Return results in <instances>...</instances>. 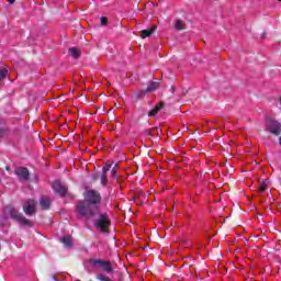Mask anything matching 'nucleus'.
<instances>
[{
  "instance_id": "14",
  "label": "nucleus",
  "mask_w": 281,
  "mask_h": 281,
  "mask_svg": "<svg viewBox=\"0 0 281 281\" xmlns=\"http://www.w3.org/2000/svg\"><path fill=\"white\" fill-rule=\"evenodd\" d=\"M69 56H71L72 58H80V49L76 48V47H71L68 50Z\"/></svg>"
},
{
  "instance_id": "16",
  "label": "nucleus",
  "mask_w": 281,
  "mask_h": 281,
  "mask_svg": "<svg viewBox=\"0 0 281 281\" xmlns=\"http://www.w3.org/2000/svg\"><path fill=\"white\" fill-rule=\"evenodd\" d=\"M176 30H186V22L177 20L175 24Z\"/></svg>"
},
{
  "instance_id": "11",
  "label": "nucleus",
  "mask_w": 281,
  "mask_h": 281,
  "mask_svg": "<svg viewBox=\"0 0 281 281\" xmlns=\"http://www.w3.org/2000/svg\"><path fill=\"white\" fill-rule=\"evenodd\" d=\"M164 109V103H159L151 111L148 112V117H155L157 113H159Z\"/></svg>"
},
{
  "instance_id": "26",
  "label": "nucleus",
  "mask_w": 281,
  "mask_h": 281,
  "mask_svg": "<svg viewBox=\"0 0 281 281\" xmlns=\"http://www.w3.org/2000/svg\"><path fill=\"white\" fill-rule=\"evenodd\" d=\"M278 1H281V0H278Z\"/></svg>"
},
{
  "instance_id": "12",
  "label": "nucleus",
  "mask_w": 281,
  "mask_h": 281,
  "mask_svg": "<svg viewBox=\"0 0 281 281\" xmlns=\"http://www.w3.org/2000/svg\"><path fill=\"white\" fill-rule=\"evenodd\" d=\"M159 89V82L153 81L148 85L147 89L145 90V93H151L153 91H157Z\"/></svg>"
},
{
  "instance_id": "19",
  "label": "nucleus",
  "mask_w": 281,
  "mask_h": 281,
  "mask_svg": "<svg viewBox=\"0 0 281 281\" xmlns=\"http://www.w3.org/2000/svg\"><path fill=\"white\" fill-rule=\"evenodd\" d=\"M106 173H103L102 176H101V183H102V186H106Z\"/></svg>"
},
{
  "instance_id": "9",
  "label": "nucleus",
  "mask_w": 281,
  "mask_h": 281,
  "mask_svg": "<svg viewBox=\"0 0 281 281\" xmlns=\"http://www.w3.org/2000/svg\"><path fill=\"white\" fill-rule=\"evenodd\" d=\"M40 205L42 210H49V205H52V200H49V198H42L40 200Z\"/></svg>"
},
{
  "instance_id": "18",
  "label": "nucleus",
  "mask_w": 281,
  "mask_h": 281,
  "mask_svg": "<svg viewBox=\"0 0 281 281\" xmlns=\"http://www.w3.org/2000/svg\"><path fill=\"white\" fill-rule=\"evenodd\" d=\"M8 76V69L3 68L0 70V78H5Z\"/></svg>"
},
{
  "instance_id": "21",
  "label": "nucleus",
  "mask_w": 281,
  "mask_h": 281,
  "mask_svg": "<svg viewBox=\"0 0 281 281\" xmlns=\"http://www.w3.org/2000/svg\"><path fill=\"white\" fill-rule=\"evenodd\" d=\"M112 177H115V175H117V169L113 168L111 171Z\"/></svg>"
},
{
  "instance_id": "17",
  "label": "nucleus",
  "mask_w": 281,
  "mask_h": 281,
  "mask_svg": "<svg viewBox=\"0 0 281 281\" xmlns=\"http://www.w3.org/2000/svg\"><path fill=\"white\" fill-rule=\"evenodd\" d=\"M111 170V164L106 162L105 166L103 167V175H106Z\"/></svg>"
},
{
  "instance_id": "7",
  "label": "nucleus",
  "mask_w": 281,
  "mask_h": 281,
  "mask_svg": "<svg viewBox=\"0 0 281 281\" xmlns=\"http://www.w3.org/2000/svg\"><path fill=\"white\" fill-rule=\"evenodd\" d=\"M15 175L20 179V181H27V179H30V171L25 167L16 168Z\"/></svg>"
},
{
  "instance_id": "22",
  "label": "nucleus",
  "mask_w": 281,
  "mask_h": 281,
  "mask_svg": "<svg viewBox=\"0 0 281 281\" xmlns=\"http://www.w3.org/2000/svg\"><path fill=\"white\" fill-rule=\"evenodd\" d=\"M145 135L150 136V135H153V133L150 132V130H147V131L145 132Z\"/></svg>"
},
{
  "instance_id": "1",
  "label": "nucleus",
  "mask_w": 281,
  "mask_h": 281,
  "mask_svg": "<svg viewBox=\"0 0 281 281\" xmlns=\"http://www.w3.org/2000/svg\"><path fill=\"white\" fill-rule=\"evenodd\" d=\"M85 201L79 202L77 205L78 215L83 218H93L95 212H98V205H100V202L102 201L100 192L95 190L86 191Z\"/></svg>"
},
{
  "instance_id": "6",
  "label": "nucleus",
  "mask_w": 281,
  "mask_h": 281,
  "mask_svg": "<svg viewBox=\"0 0 281 281\" xmlns=\"http://www.w3.org/2000/svg\"><path fill=\"white\" fill-rule=\"evenodd\" d=\"M23 211L26 214V216H32L36 214V201L29 200L23 205Z\"/></svg>"
},
{
  "instance_id": "25",
  "label": "nucleus",
  "mask_w": 281,
  "mask_h": 281,
  "mask_svg": "<svg viewBox=\"0 0 281 281\" xmlns=\"http://www.w3.org/2000/svg\"><path fill=\"white\" fill-rule=\"evenodd\" d=\"M279 144H280V146H281V136H280V138H279Z\"/></svg>"
},
{
  "instance_id": "15",
  "label": "nucleus",
  "mask_w": 281,
  "mask_h": 281,
  "mask_svg": "<svg viewBox=\"0 0 281 281\" xmlns=\"http://www.w3.org/2000/svg\"><path fill=\"white\" fill-rule=\"evenodd\" d=\"M269 180H262L261 181V183H260V186H259V190H260V192H265V190H267V188H269Z\"/></svg>"
},
{
  "instance_id": "24",
  "label": "nucleus",
  "mask_w": 281,
  "mask_h": 281,
  "mask_svg": "<svg viewBox=\"0 0 281 281\" xmlns=\"http://www.w3.org/2000/svg\"><path fill=\"white\" fill-rule=\"evenodd\" d=\"M8 1V3H14V1H16V0H7Z\"/></svg>"
},
{
  "instance_id": "2",
  "label": "nucleus",
  "mask_w": 281,
  "mask_h": 281,
  "mask_svg": "<svg viewBox=\"0 0 281 281\" xmlns=\"http://www.w3.org/2000/svg\"><path fill=\"white\" fill-rule=\"evenodd\" d=\"M5 214L15 221V223H19L21 227H32V222L25 218L23 213L19 212L14 206H7Z\"/></svg>"
},
{
  "instance_id": "4",
  "label": "nucleus",
  "mask_w": 281,
  "mask_h": 281,
  "mask_svg": "<svg viewBox=\"0 0 281 281\" xmlns=\"http://www.w3.org/2000/svg\"><path fill=\"white\" fill-rule=\"evenodd\" d=\"M266 128L272 135L278 136V135L281 134V123L276 121V120H273V119H268L267 120Z\"/></svg>"
},
{
  "instance_id": "3",
  "label": "nucleus",
  "mask_w": 281,
  "mask_h": 281,
  "mask_svg": "<svg viewBox=\"0 0 281 281\" xmlns=\"http://www.w3.org/2000/svg\"><path fill=\"white\" fill-rule=\"evenodd\" d=\"M94 227L102 234H109V227H111V218L108 214H100L94 221Z\"/></svg>"
},
{
  "instance_id": "5",
  "label": "nucleus",
  "mask_w": 281,
  "mask_h": 281,
  "mask_svg": "<svg viewBox=\"0 0 281 281\" xmlns=\"http://www.w3.org/2000/svg\"><path fill=\"white\" fill-rule=\"evenodd\" d=\"M92 267H99L100 269H103L105 273H112L113 272V266H111V262L104 261V260H91Z\"/></svg>"
},
{
  "instance_id": "10",
  "label": "nucleus",
  "mask_w": 281,
  "mask_h": 281,
  "mask_svg": "<svg viewBox=\"0 0 281 281\" xmlns=\"http://www.w3.org/2000/svg\"><path fill=\"white\" fill-rule=\"evenodd\" d=\"M156 30H157V26H154L150 30H143L140 32V38H148V36H151L153 34H155Z\"/></svg>"
},
{
  "instance_id": "20",
  "label": "nucleus",
  "mask_w": 281,
  "mask_h": 281,
  "mask_svg": "<svg viewBox=\"0 0 281 281\" xmlns=\"http://www.w3.org/2000/svg\"><path fill=\"white\" fill-rule=\"evenodd\" d=\"M109 23V20L104 16L101 18V25H106Z\"/></svg>"
},
{
  "instance_id": "8",
  "label": "nucleus",
  "mask_w": 281,
  "mask_h": 281,
  "mask_svg": "<svg viewBox=\"0 0 281 281\" xmlns=\"http://www.w3.org/2000/svg\"><path fill=\"white\" fill-rule=\"evenodd\" d=\"M53 190H55V192L57 194H59L60 196H65V194H67V188H65L63 184H60V181L56 180L53 183Z\"/></svg>"
},
{
  "instance_id": "23",
  "label": "nucleus",
  "mask_w": 281,
  "mask_h": 281,
  "mask_svg": "<svg viewBox=\"0 0 281 281\" xmlns=\"http://www.w3.org/2000/svg\"><path fill=\"white\" fill-rule=\"evenodd\" d=\"M155 131H156V133H161V128H159V127H156Z\"/></svg>"
},
{
  "instance_id": "13",
  "label": "nucleus",
  "mask_w": 281,
  "mask_h": 281,
  "mask_svg": "<svg viewBox=\"0 0 281 281\" xmlns=\"http://www.w3.org/2000/svg\"><path fill=\"white\" fill-rule=\"evenodd\" d=\"M60 243H63V245H65V247H74V240L71 239L70 236H64L60 238Z\"/></svg>"
}]
</instances>
